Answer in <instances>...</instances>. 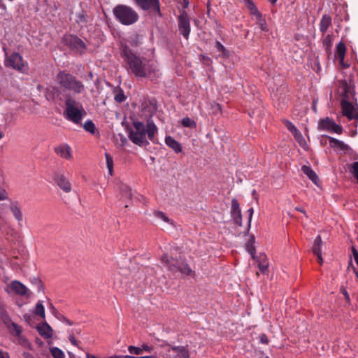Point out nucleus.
Instances as JSON below:
<instances>
[{
	"label": "nucleus",
	"instance_id": "obj_47",
	"mask_svg": "<svg viewBox=\"0 0 358 358\" xmlns=\"http://www.w3.org/2000/svg\"><path fill=\"white\" fill-rule=\"evenodd\" d=\"M8 313L5 303L3 301H0V317Z\"/></svg>",
	"mask_w": 358,
	"mask_h": 358
},
{
	"label": "nucleus",
	"instance_id": "obj_2",
	"mask_svg": "<svg viewBox=\"0 0 358 358\" xmlns=\"http://www.w3.org/2000/svg\"><path fill=\"white\" fill-rule=\"evenodd\" d=\"M133 127L134 129L129 132V137L134 144L145 146L149 145L148 140L157 143L155 135L158 133V128L152 120H148L146 125L142 122L134 121Z\"/></svg>",
	"mask_w": 358,
	"mask_h": 358
},
{
	"label": "nucleus",
	"instance_id": "obj_41",
	"mask_svg": "<svg viewBox=\"0 0 358 358\" xmlns=\"http://www.w3.org/2000/svg\"><path fill=\"white\" fill-rule=\"evenodd\" d=\"M215 47L217 51L222 52L223 56L227 55V51L226 48H224V46L220 41L215 42Z\"/></svg>",
	"mask_w": 358,
	"mask_h": 358
},
{
	"label": "nucleus",
	"instance_id": "obj_44",
	"mask_svg": "<svg viewBox=\"0 0 358 358\" xmlns=\"http://www.w3.org/2000/svg\"><path fill=\"white\" fill-rule=\"evenodd\" d=\"M293 135H294L295 139L299 143V145H303V144H305V143H306L305 139L299 131H297Z\"/></svg>",
	"mask_w": 358,
	"mask_h": 358
},
{
	"label": "nucleus",
	"instance_id": "obj_9",
	"mask_svg": "<svg viewBox=\"0 0 358 358\" xmlns=\"http://www.w3.org/2000/svg\"><path fill=\"white\" fill-rule=\"evenodd\" d=\"M5 66L10 67L20 73H25L27 69V64L23 60V57L17 52H13L10 56L6 54Z\"/></svg>",
	"mask_w": 358,
	"mask_h": 358
},
{
	"label": "nucleus",
	"instance_id": "obj_50",
	"mask_svg": "<svg viewBox=\"0 0 358 358\" xmlns=\"http://www.w3.org/2000/svg\"><path fill=\"white\" fill-rule=\"evenodd\" d=\"M259 343L267 345L269 343V340L267 337V336L264 334H262L259 336Z\"/></svg>",
	"mask_w": 358,
	"mask_h": 358
},
{
	"label": "nucleus",
	"instance_id": "obj_1",
	"mask_svg": "<svg viewBox=\"0 0 358 358\" xmlns=\"http://www.w3.org/2000/svg\"><path fill=\"white\" fill-rule=\"evenodd\" d=\"M121 55L126 62V69L136 77L147 78L155 71L152 61L136 55L127 45H122Z\"/></svg>",
	"mask_w": 358,
	"mask_h": 358
},
{
	"label": "nucleus",
	"instance_id": "obj_23",
	"mask_svg": "<svg viewBox=\"0 0 358 358\" xmlns=\"http://www.w3.org/2000/svg\"><path fill=\"white\" fill-rule=\"evenodd\" d=\"M329 145L333 148H339L341 150H348L349 146L335 138L329 136Z\"/></svg>",
	"mask_w": 358,
	"mask_h": 358
},
{
	"label": "nucleus",
	"instance_id": "obj_16",
	"mask_svg": "<svg viewBox=\"0 0 358 358\" xmlns=\"http://www.w3.org/2000/svg\"><path fill=\"white\" fill-rule=\"evenodd\" d=\"M341 105L344 116L347 117L350 120L357 117L358 115L354 113L355 107L352 103L347 100H341Z\"/></svg>",
	"mask_w": 358,
	"mask_h": 358
},
{
	"label": "nucleus",
	"instance_id": "obj_15",
	"mask_svg": "<svg viewBox=\"0 0 358 358\" xmlns=\"http://www.w3.org/2000/svg\"><path fill=\"white\" fill-rule=\"evenodd\" d=\"M9 289H10L15 294L20 295L21 296H30V293L27 287L18 280L12 281L10 285H8L6 289L8 293L10 292Z\"/></svg>",
	"mask_w": 358,
	"mask_h": 358
},
{
	"label": "nucleus",
	"instance_id": "obj_5",
	"mask_svg": "<svg viewBox=\"0 0 358 358\" xmlns=\"http://www.w3.org/2000/svg\"><path fill=\"white\" fill-rule=\"evenodd\" d=\"M85 115L86 112L81 103L76 101L71 96L66 98L64 115L66 120L78 124Z\"/></svg>",
	"mask_w": 358,
	"mask_h": 358
},
{
	"label": "nucleus",
	"instance_id": "obj_62",
	"mask_svg": "<svg viewBox=\"0 0 358 358\" xmlns=\"http://www.w3.org/2000/svg\"><path fill=\"white\" fill-rule=\"evenodd\" d=\"M185 7H187L189 5V0H183Z\"/></svg>",
	"mask_w": 358,
	"mask_h": 358
},
{
	"label": "nucleus",
	"instance_id": "obj_10",
	"mask_svg": "<svg viewBox=\"0 0 358 358\" xmlns=\"http://www.w3.org/2000/svg\"><path fill=\"white\" fill-rule=\"evenodd\" d=\"M134 1L141 9L152 10L155 13L162 15L159 0H134Z\"/></svg>",
	"mask_w": 358,
	"mask_h": 358
},
{
	"label": "nucleus",
	"instance_id": "obj_12",
	"mask_svg": "<svg viewBox=\"0 0 358 358\" xmlns=\"http://www.w3.org/2000/svg\"><path fill=\"white\" fill-rule=\"evenodd\" d=\"M178 30L185 38L188 39L191 29L189 19L185 11L178 17Z\"/></svg>",
	"mask_w": 358,
	"mask_h": 358
},
{
	"label": "nucleus",
	"instance_id": "obj_42",
	"mask_svg": "<svg viewBox=\"0 0 358 358\" xmlns=\"http://www.w3.org/2000/svg\"><path fill=\"white\" fill-rule=\"evenodd\" d=\"M17 338L19 344L23 345L24 347L30 348L31 344L26 338L20 335V336H17Z\"/></svg>",
	"mask_w": 358,
	"mask_h": 358
},
{
	"label": "nucleus",
	"instance_id": "obj_21",
	"mask_svg": "<svg viewBox=\"0 0 358 358\" xmlns=\"http://www.w3.org/2000/svg\"><path fill=\"white\" fill-rule=\"evenodd\" d=\"M165 143L166 145L171 148L176 153H180L182 152L181 145L173 137L170 136H166Z\"/></svg>",
	"mask_w": 358,
	"mask_h": 358
},
{
	"label": "nucleus",
	"instance_id": "obj_53",
	"mask_svg": "<svg viewBox=\"0 0 358 358\" xmlns=\"http://www.w3.org/2000/svg\"><path fill=\"white\" fill-rule=\"evenodd\" d=\"M324 44L327 45V47L331 46V35H327L324 40Z\"/></svg>",
	"mask_w": 358,
	"mask_h": 358
},
{
	"label": "nucleus",
	"instance_id": "obj_32",
	"mask_svg": "<svg viewBox=\"0 0 358 358\" xmlns=\"http://www.w3.org/2000/svg\"><path fill=\"white\" fill-rule=\"evenodd\" d=\"M50 351L54 358H64L65 357L64 352L57 347L50 348Z\"/></svg>",
	"mask_w": 358,
	"mask_h": 358
},
{
	"label": "nucleus",
	"instance_id": "obj_48",
	"mask_svg": "<svg viewBox=\"0 0 358 358\" xmlns=\"http://www.w3.org/2000/svg\"><path fill=\"white\" fill-rule=\"evenodd\" d=\"M352 173L355 178L357 180L358 179V162H356L352 164Z\"/></svg>",
	"mask_w": 358,
	"mask_h": 358
},
{
	"label": "nucleus",
	"instance_id": "obj_3",
	"mask_svg": "<svg viewBox=\"0 0 358 358\" xmlns=\"http://www.w3.org/2000/svg\"><path fill=\"white\" fill-rule=\"evenodd\" d=\"M248 211L250 212L249 220L248 223V232H249L250 228V220L253 213V208H250ZM248 253L250 255L253 261V264L257 265L262 273L264 274L267 271L268 266L266 255L264 252H259L258 255H256V250L253 245L255 243V238L254 235H249V233H248Z\"/></svg>",
	"mask_w": 358,
	"mask_h": 358
},
{
	"label": "nucleus",
	"instance_id": "obj_57",
	"mask_svg": "<svg viewBox=\"0 0 358 358\" xmlns=\"http://www.w3.org/2000/svg\"><path fill=\"white\" fill-rule=\"evenodd\" d=\"M24 358H34V357L29 352L23 353Z\"/></svg>",
	"mask_w": 358,
	"mask_h": 358
},
{
	"label": "nucleus",
	"instance_id": "obj_13",
	"mask_svg": "<svg viewBox=\"0 0 358 358\" xmlns=\"http://www.w3.org/2000/svg\"><path fill=\"white\" fill-rule=\"evenodd\" d=\"M53 180L56 185L64 192L69 193L71 191V184L66 176L62 172H55Z\"/></svg>",
	"mask_w": 358,
	"mask_h": 358
},
{
	"label": "nucleus",
	"instance_id": "obj_33",
	"mask_svg": "<svg viewBox=\"0 0 358 358\" xmlns=\"http://www.w3.org/2000/svg\"><path fill=\"white\" fill-rule=\"evenodd\" d=\"M83 128L85 131L94 134L95 133L96 127L94 122L89 120L83 124Z\"/></svg>",
	"mask_w": 358,
	"mask_h": 358
},
{
	"label": "nucleus",
	"instance_id": "obj_36",
	"mask_svg": "<svg viewBox=\"0 0 358 358\" xmlns=\"http://www.w3.org/2000/svg\"><path fill=\"white\" fill-rule=\"evenodd\" d=\"M120 191L123 196L131 199V191L129 186L126 185H121L120 187Z\"/></svg>",
	"mask_w": 358,
	"mask_h": 358
},
{
	"label": "nucleus",
	"instance_id": "obj_22",
	"mask_svg": "<svg viewBox=\"0 0 358 358\" xmlns=\"http://www.w3.org/2000/svg\"><path fill=\"white\" fill-rule=\"evenodd\" d=\"M331 17L329 15L324 14L322 15L320 22V31L322 34H325L329 27L331 25Z\"/></svg>",
	"mask_w": 358,
	"mask_h": 358
},
{
	"label": "nucleus",
	"instance_id": "obj_40",
	"mask_svg": "<svg viewBox=\"0 0 358 358\" xmlns=\"http://www.w3.org/2000/svg\"><path fill=\"white\" fill-rule=\"evenodd\" d=\"M128 351L130 354H134L136 355L142 354V350L141 347L130 345L128 347Z\"/></svg>",
	"mask_w": 358,
	"mask_h": 358
},
{
	"label": "nucleus",
	"instance_id": "obj_17",
	"mask_svg": "<svg viewBox=\"0 0 358 358\" xmlns=\"http://www.w3.org/2000/svg\"><path fill=\"white\" fill-rule=\"evenodd\" d=\"M339 89L341 90V100H350L353 97V92L350 85L345 80L339 81Z\"/></svg>",
	"mask_w": 358,
	"mask_h": 358
},
{
	"label": "nucleus",
	"instance_id": "obj_6",
	"mask_svg": "<svg viewBox=\"0 0 358 358\" xmlns=\"http://www.w3.org/2000/svg\"><path fill=\"white\" fill-rule=\"evenodd\" d=\"M113 12L116 19L124 25L133 24L138 21L139 17L134 9L126 5L116 6Z\"/></svg>",
	"mask_w": 358,
	"mask_h": 358
},
{
	"label": "nucleus",
	"instance_id": "obj_54",
	"mask_svg": "<svg viewBox=\"0 0 358 358\" xmlns=\"http://www.w3.org/2000/svg\"><path fill=\"white\" fill-rule=\"evenodd\" d=\"M341 290L342 294H343L344 295V296H345V301H346L347 302H350V296H349V294H348V292L346 291V289H344V288H342Z\"/></svg>",
	"mask_w": 358,
	"mask_h": 358
},
{
	"label": "nucleus",
	"instance_id": "obj_59",
	"mask_svg": "<svg viewBox=\"0 0 358 358\" xmlns=\"http://www.w3.org/2000/svg\"><path fill=\"white\" fill-rule=\"evenodd\" d=\"M0 358H8V356L7 354L0 350Z\"/></svg>",
	"mask_w": 358,
	"mask_h": 358
},
{
	"label": "nucleus",
	"instance_id": "obj_30",
	"mask_svg": "<svg viewBox=\"0 0 358 358\" xmlns=\"http://www.w3.org/2000/svg\"><path fill=\"white\" fill-rule=\"evenodd\" d=\"M34 313L40 316L41 318H45V308L41 301H38L36 305Z\"/></svg>",
	"mask_w": 358,
	"mask_h": 358
},
{
	"label": "nucleus",
	"instance_id": "obj_14",
	"mask_svg": "<svg viewBox=\"0 0 358 358\" xmlns=\"http://www.w3.org/2000/svg\"><path fill=\"white\" fill-rule=\"evenodd\" d=\"M166 350L170 353L167 357L171 358H189V352L184 346L171 347L167 344L165 345Z\"/></svg>",
	"mask_w": 358,
	"mask_h": 358
},
{
	"label": "nucleus",
	"instance_id": "obj_28",
	"mask_svg": "<svg viewBox=\"0 0 358 358\" xmlns=\"http://www.w3.org/2000/svg\"><path fill=\"white\" fill-rule=\"evenodd\" d=\"M10 210L20 224L22 221V213L20 208L16 204L12 203L10 206Z\"/></svg>",
	"mask_w": 358,
	"mask_h": 358
},
{
	"label": "nucleus",
	"instance_id": "obj_45",
	"mask_svg": "<svg viewBox=\"0 0 358 358\" xmlns=\"http://www.w3.org/2000/svg\"><path fill=\"white\" fill-rule=\"evenodd\" d=\"M69 332V341L74 346L78 347V342L76 341V337L74 336V331L71 330Z\"/></svg>",
	"mask_w": 358,
	"mask_h": 358
},
{
	"label": "nucleus",
	"instance_id": "obj_29",
	"mask_svg": "<svg viewBox=\"0 0 358 358\" xmlns=\"http://www.w3.org/2000/svg\"><path fill=\"white\" fill-rule=\"evenodd\" d=\"M38 329L40 334L43 336L50 338L52 336V330L48 324H45L43 326L38 327Z\"/></svg>",
	"mask_w": 358,
	"mask_h": 358
},
{
	"label": "nucleus",
	"instance_id": "obj_18",
	"mask_svg": "<svg viewBox=\"0 0 358 358\" xmlns=\"http://www.w3.org/2000/svg\"><path fill=\"white\" fill-rule=\"evenodd\" d=\"M55 152L57 155L64 159H70L72 158L71 148L67 144L60 145L55 148Z\"/></svg>",
	"mask_w": 358,
	"mask_h": 358
},
{
	"label": "nucleus",
	"instance_id": "obj_56",
	"mask_svg": "<svg viewBox=\"0 0 358 358\" xmlns=\"http://www.w3.org/2000/svg\"><path fill=\"white\" fill-rule=\"evenodd\" d=\"M62 322H66L69 325H72L73 323L72 321L69 320L64 316H62V318L60 319Z\"/></svg>",
	"mask_w": 358,
	"mask_h": 358
},
{
	"label": "nucleus",
	"instance_id": "obj_26",
	"mask_svg": "<svg viewBox=\"0 0 358 358\" xmlns=\"http://www.w3.org/2000/svg\"><path fill=\"white\" fill-rule=\"evenodd\" d=\"M334 124V120L329 117H326L320 120L319 128L322 130L330 131Z\"/></svg>",
	"mask_w": 358,
	"mask_h": 358
},
{
	"label": "nucleus",
	"instance_id": "obj_4",
	"mask_svg": "<svg viewBox=\"0 0 358 358\" xmlns=\"http://www.w3.org/2000/svg\"><path fill=\"white\" fill-rule=\"evenodd\" d=\"M57 80L62 87L75 94L85 92L84 84L66 71H59L57 76Z\"/></svg>",
	"mask_w": 358,
	"mask_h": 358
},
{
	"label": "nucleus",
	"instance_id": "obj_39",
	"mask_svg": "<svg viewBox=\"0 0 358 358\" xmlns=\"http://www.w3.org/2000/svg\"><path fill=\"white\" fill-rule=\"evenodd\" d=\"M1 319L2 322H3V324L6 325V327L8 329H10V325L13 323V322L12 321L9 314L8 313V314L1 317Z\"/></svg>",
	"mask_w": 358,
	"mask_h": 358
},
{
	"label": "nucleus",
	"instance_id": "obj_11",
	"mask_svg": "<svg viewBox=\"0 0 358 358\" xmlns=\"http://www.w3.org/2000/svg\"><path fill=\"white\" fill-rule=\"evenodd\" d=\"M65 43L69 46V48L79 53H83L86 50V45L85 43L78 36L70 35L65 38Z\"/></svg>",
	"mask_w": 358,
	"mask_h": 358
},
{
	"label": "nucleus",
	"instance_id": "obj_37",
	"mask_svg": "<svg viewBox=\"0 0 358 358\" xmlns=\"http://www.w3.org/2000/svg\"><path fill=\"white\" fill-rule=\"evenodd\" d=\"M181 123L185 127L194 128L196 127L194 121L192 120L189 117H184Z\"/></svg>",
	"mask_w": 358,
	"mask_h": 358
},
{
	"label": "nucleus",
	"instance_id": "obj_60",
	"mask_svg": "<svg viewBox=\"0 0 358 358\" xmlns=\"http://www.w3.org/2000/svg\"><path fill=\"white\" fill-rule=\"evenodd\" d=\"M139 358H157L155 355L139 357Z\"/></svg>",
	"mask_w": 358,
	"mask_h": 358
},
{
	"label": "nucleus",
	"instance_id": "obj_63",
	"mask_svg": "<svg viewBox=\"0 0 358 358\" xmlns=\"http://www.w3.org/2000/svg\"><path fill=\"white\" fill-rule=\"evenodd\" d=\"M120 358H129V355H120Z\"/></svg>",
	"mask_w": 358,
	"mask_h": 358
},
{
	"label": "nucleus",
	"instance_id": "obj_24",
	"mask_svg": "<svg viewBox=\"0 0 358 358\" xmlns=\"http://www.w3.org/2000/svg\"><path fill=\"white\" fill-rule=\"evenodd\" d=\"M301 171L314 183H315V184L317 183V180H318V176H317L315 172L311 169L310 166H306V165H303L301 167Z\"/></svg>",
	"mask_w": 358,
	"mask_h": 358
},
{
	"label": "nucleus",
	"instance_id": "obj_38",
	"mask_svg": "<svg viewBox=\"0 0 358 358\" xmlns=\"http://www.w3.org/2000/svg\"><path fill=\"white\" fill-rule=\"evenodd\" d=\"M155 217H157V218L159 219H161L163 221L167 222V223H169L171 224H173V222L171 220H170L167 216L166 215L163 213V212H161V211H157L155 213Z\"/></svg>",
	"mask_w": 358,
	"mask_h": 358
},
{
	"label": "nucleus",
	"instance_id": "obj_64",
	"mask_svg": "<svg viewBox=\"0 0 358 358\" xmlns=\"http://www.w3.org/2000/svg\"><path fill=\"white\" fill-rule=\"evenodd\" d=\"M278 0H269V1L271 2V3L272 4H275L276 2H277Z\"/></svg>",
	"mask_w": 358,
	"mask_h": 358
},
{
	"label": "nucleus",
	"instance_id": "obj_55",
	"mask_svg": "<svg viewBox=\"0 0 358 358\" xmlns=\"http://www.w3.org/2000/svg\"><path fill=\"white\" fill-rule=\"evenodd\" d=\"M295 210L302 213L306 217H308L307 213H306V210H304L303 208H302L301 206H296L295 208Z\"/></svg>",
	"mask_w": 358,
	"mask_h": 358
},
{
	"label": "nucleus",
	"instance_id": "obj_34",
	"mask_svg": "<svg viewBox=\"0 0 358 358\" xmlns=\"http://www.w3.org/2000/svg\"><path fill=\"white\" fill-rule=\"evenodd\" d=\"M76 21L81 26L85 25L87 24V20L83 10L76 14Z\"/></svg>",
	"mask_w": 358,
	"mask_h": 358
},
{
	"label": "nucleus",
	"instance_id": "obj_8",
	"mask_svg": "<svg viewBox=\"0 0 358 358\" xmlns=\"http://www.w3.org/2000/svg\"><path fill=\"white\" fill-rule=\"evenodd\" d=\"M248 10L251 16V20L255 22L261 31H268V27L265 17L258 10L252 0H248Z\"/></svg>",
	"mask_w": 358,
	"mask_h": 358
},
{
	"label": "nucleus",
	"instance_id": "obj_19",
	"mask_svg": "<svg viewBox=\"0 0 358 358\" xmlns=\"http://www.w3.org/2000/svg\"><path fill=\"white\" fill-rule=\"evenodd\" d=\"M322 241L320 236H317L313 243V246L312 248V250L314 255L317 257L318 262L322 264L323 260L322 258Z\"/></svg>",
	"mask_w": 358,
	"mask_h": 358
},
{
	"label": "nucleus",
	"instance_id": "obj_61",
	"mask_svg": "<svg viewBox=\"0 0 358 358\" xmlns=\"http://www.w3.org/2000/svg\"><path fill=\"white\" fill-rule=\"evenodd\" d=\"M252 195L254 199L257 200V194L255 191L252 192Z\"/></svg>",
	"mask_w": 358,
	"mask_h": 358
},
{
	"label": "nucleus",
	"instance_id": "obj_43",
	"mask_svg": "<svg viewBox=\"0 0 358 358\" xmlns=\"http://www.w3.org/2000/svg\"><path fill=\"white\" fill-rule=\"evenodd\" d=\"M285 126L287 127V129L290 131L292 132L293 134L294 133H296L297 131H299V129L294 125L293 123H292L289 120H286L285 122Z\"/></svg>",
	"mask_w": 358,
	"mask_h": 358
},
{
	"label": "nucleus",
	"instance_id": "obj_49",
	"mask_svg": "<svg viewBox=\"0 0 358 358\" xmlns=\"http://www.w3.org/2000/svg\"><path fill=\"white\" fill-rule=\"evenodd\" d=\"M330 131L339 134H341V132H342V127L334 122V124H333Z\"/></svg>",
	"mask_w": 358,
	"mask_h": 358
},
{
	"label": "nucleus",
	"instance_id": "obj_46",
	"mask_svg": "<svg viewBox=\"0 0 358 358\" xmlns=\"http://www.w3.org/2000/svg\"><path fill=\"white\" fill-rule=\"evenodd\" d=\"M33 283H34L37 286V291L39 292L41 291L44 290L43 285L42 283V281L39 280L38 278H34V280L32 281Z\"/></svg>",
	"mask_w": 358,
	"mask_h": 358
},
{
	"label": "nucleus",
	"instance_id": "obj_51",
	"mask_svg": "<svg viewBox=\"0 0 358 358\" xmlns=\"http://www.w3.org/2000/svg\"><path fill=\"white\" fill-rule=\"evenodd\" d=\"M8 199V193L4 189L0 187V201L7 200Z\"/></svg>",
	"mask_w": 358,
	"mask_h": 358
},
{
	"label": "nucleus",
	"instance_id": "obj_25",
	"mask_svg": "<svg viewBox=\"0 0 358 358\" xmlns=\"http://www.w3.org/2000/svg\"><path fill=\"white\" fill-rule=\"evenodd\" d=\"M114 99L117 103H122L126 100V96L123 90L117 87L113 90Z\"/></svg>",
	"mask_w": 358,
	"mask_h": 358
},
{
	"label": "nucleus",
	"instance_id": "obj_58",
	"mask_svg": "<svg viewBox=\"0 0 358 358\" xmlns=\"http://www.w3.org/2000/svg\"><path fill=\"white\" fill-rule=\"evenodd\" d=\"M71 330L74 331V336H76V334H80L81 333V329L80 328H74L72 329Z\"/></svg>",
	"mask_w": 358,
	"mask_h": 358
},
{
	"label": "nucleus",
	"instance_id": "obj_27",
	"mask_svg": "<svg viewBox=\"0 0 358 358\" xmlns=\"http://www.w3.org/2000/svg\"><path fill=\"white\" fill-rule=\"evenodd\" d=\"M345 52H346L345 45L343 42H340L336 45V53H335L336 56H337L338 58L341 61H343L345 55Z\"/></svg>",
	"mask_w": 358,
	"mask_h": 358
},
{
	"label": "nucleus",
	"instance_id": "obj_7",
	"mask_svg": "<svg viewBox=\"0 0 358 358\" xmlns=\"http://www.w3.org/2000/svg\"><path fill=\"white\" fill-rule=\"evenodd\" d=\"M161 261L164 266L173 273L180 271L182 274L186 275H190L193 273L187 263L179 262L173 258L170 259L167 255H163Z\"/></svg>",
	"mask_w": 358,
	"mask_h": 358
},
{
	"label": "nucleus",
	"instance_id": "obj_35",
	"mask_svg": "<svg viewBox=\"0 0 358 358\" xmlns=\"http://www.w3.org/2000/svg\"><path fill=\"white\" fill-rule=\"evenodd\" d=\"M105 157H106V164H107V167L108 169V173L110 176L113 175V157L110 156V154L106 152L105 153Z\"/></svg>",
	"mask_w": 358,
	"mask_h": 358
},
{
	"label": "nucleus",
	"instance_id": "obj_20",
	"mask_svg": "<svg viewBox=\"0 0 358 358\" xmlns=\"http://www.w3.org/2000/svg\"><path fill=\"white\" fill-rule=\"evenodd\" d=\"M232 216L234 217V220L235 222L238 224L241 223V209L239 207V203H238L237 200L235 199H233L231 200V210Z\"/></svg>",
	"mask_w": 358,
	"mask_h": 358
},
{
	"label": "nucleus",
	"instance_id": "obj_52",
	"mask_svg": "<svg viewBox=\"0 0 358 358\" xmlns=\"http://www.w3.org/2000/svg\"><path fill=\"white\" fill-rule=\"evenodd\" d=\"M141 348V350H142V353L143 352H151L152 351V350H153L152 347L149 346L147 344H143Z\"/></svg>",
	"mask_w": 358,
	"mask_h": 358
},
{
	"label": "nucleus",
	"instance_id": "obj_31",
	"mask_svg": "<svg viewBox=\"0 0 358 358\" xmlns=\"http://www.w3.org/2000/svg\"><path fill=\"white\" fill-rule=\"evenodd\" d=\"M8 329L11 331V333L13 336H17V337L20 336L22 331V327L15 322H13L10 325V328Z\"/></svg>",
	"mask_w": 358,
	"mask_h": 358
}]
</instances>
